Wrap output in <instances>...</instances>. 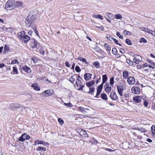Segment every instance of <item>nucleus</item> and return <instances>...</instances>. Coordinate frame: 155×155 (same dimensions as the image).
I'll return each instance as SVG.
<instances>
[{
    "label": "nucleus",
    "mask_w": 155,
    "mask_h": 155,
    "mask_svg": "<svg viewBox=\"0 0 155 155\" xmlns=\"http://www.w3.org/2000/svg\"><path fill=\"white\" fill-rule=\"evenodd\" d=\"M122 93V95L120 94V99L121 100V101L125 103H127L128 102V99L129 97V94L128 91H126L125 92L124 94Z\"/></svg>",
    "instance_id": "nucleus-1"
},
{
    "label": "nucleus",
    "mask_w": 155,
    "mask_h": 155,
    "mask_svg": "<svg viewBox=\"0 0 155 155\" xmlns=\"http://www.w3.org/2000/svg\"><path fill=\"white\" fill-rule=\"evenodd\" d=\"M33 21V18L31 15H29L26 18L25 20L26 26L28 27L31 26Z\"/></svg>",
    "instance_id": "nucleus-2"
},
{
    "label": "nucleus",
    "mask_w": 155,
    "mask_h": 155,
    "mask_svg": "<svg viewBox=\"0 0 155 155\" xmlns=\"http://www.w3.org/2000/svg\"><path fill=\"white\" fill-rule=\"evenodd\" d=\"M21 107L25 109V108L24 107H22L21 105L17 103H12L10 104L9 108L12 110H15L17 108H20Z\"/></svg>",
    "instance_id": "nucleus-3"
},
{
    "label": "nucleus",
    "mask_w": 155,
    "mask_h": 155,
    "mask_svg": "<svg viewBox=\"0 0 155 155\" xmlns=\"http://www.w3.org/2000/svg\"><path fill=\"white\" fill-rule=\"evenodd\" d=\"M15 2L12 0L8 1L5 7L8 9H12L15 7Z\"/></svg>",
    "instance_id": "nucleus-4"
},
{
    "label": "nucleus",
    "mask_w": 155,
    "mask_h": 155,
    "mask_svg": "<svg viewBox=\"0 0 155 155\" xmlns=\"http://www.w3.org/2000/svg\"><path fill=\"white\" fill-rule=\"evenodd\" d=\"M117 88L119 94L122 95V93H123L124 87L120 83L117 86Z\"/></svg>",
    "instance_id": "nucleus-5"
},
{
    "label": "nucleus",
    "mask_w": 155,
    "mask_h": 155,
    "mask_svg": "<svg viewBox=\"0 0 155 155\" xmlns=\"http://www.w3.org/2000/svg\"><path fill=\"white\" fill-rule=\"evenodd\" d=\"M134 54V59L135 60L134 62L136 64H138L139 62L142 61V58L140 56L138 55H135L134 53H132Z\"/></svg>",
    "instance_id": "nucleus-6"
},
{
    "label": "nucleus",
    "mask_w": 155,
    "mask_h": 155,
    "mask_svg": "<svg viewBox=\"0 0 155 155\" xmlns=\"http://www.w3.org/2000/svg\"><path fill=\"white\" fill-rule=\"evenodd\" d=\"M127 82L129 85L133 84L135 82V80L134 77L130 76L127 79Z\"/></svg>",
    "instance_id": "nucleus-7"
},
{
    "label": "nucleus",
    "mask_w": 155,
    "mask_h": 155,
    "mask_svg": "<svg viewBox=\"0 0 155 155\" xmlns=\"http://www.w3.org/2000/svg\"><path fill=\"white\" fill-rule=\"evenodd\" d=\"M35 145H36L37 144H42L44 145H49V144L47 142H45V141L43 140H36L34 142Z\"/></svg>",
    "instance_id": "nucleus-8"
},
{
    "label": "nucleus",
    "mask_w": 155,
    "mask_h": 155,
    "mask_svg": "<svg viewBox=\"0 0 155 155\" xmlns=\"http://www.w3.org/2000/svg\"><path fill=\"white\" fill-rule=\"evenodd\" d=\"M141 97L139 96H136L133 98L134 102L135 103H139L141 101Z\"/></svg>",
    "instance_id": "nucleus-9"
},
{
    "label": "nucleus",
    "mask_w": 155,
    "mask_h": 155,
    "mask_svg": "<svg viewBox=\"0 0 155 155\" xmlns=\"http://www.w3.org/2000/svg\"><path fill=\"white\" fill-rule=\"evenodd\" d=\"M131 91L133 93L136 94H139L140 93V89L137 87H132L131 88Z\"/></svg>",
    "instance_id": "nucleus-10"
},
{
    "label": "nucleus",
    "mask_w": 155,
    "mask_h": 155,
    "mask_svg": "<svg viewBox=\"0 0 155 155\" xmlns=\"http://www.w3.org/2000/svg\"><path fill=\"white\" fill-rule=\"evenodd\" d=\"M104 88L105 91L107 93L110 92L111 90V87L109 86L108 83H107L105 84Z\"/></svg>",
    "instance_id": "nucleus-11"
},
{
    "label": "nucleus",
    "mask_w": 155,
    "mask_h": 155,
    "mask_svg": "<svg viewBox=\"0 0 155 155\" xmlns=\"http://www.w3.org/2000/svg\"><path fill=\"white\" fill-rule=\"evenodd\" d=\"M78 109L79 110L81 111L84 114L85 113H87L88 111L89 110V109L85 108L82 107H78Z\"/></svg>",
    "instance_id": "nucleus-12"
},
{
    "label": "nucleus",
    "mask_w": 155,
    "mask_h": 155,
    "mask_svg": "<svg viewBox=\"0 0 155 155\" xmlns=\"http://www.w3.org/2000/svg\"><path fill=\"white\" fill-rule=\"evenodd\" d=\"M30 39V37L27 35H25L23 38L22 39V41L24 43H26Z\"/></svg>",
    "instance_id": "nucleus-13"
},
{
    "label": "nucleus",
    "mask_w": 155,
    "mask_h": 155,
    "mask_svg": "<svg viewBox=\"0 0 155 155\" xmlns=\"http://www.w3.org/2000/svg\"><path fill=\"white\" fill-rule=\"evenodd\" d=\"M32 87L36 91H39L40 90L39 87L37 83H33L32 85Z\"/></svg>",
    "instance_id": "nucleus-14"
},
{
    "label": "nucleus",
    "mask_w": 155,
    "mask_h": 155,
    "mask_svg": "<svg viewBox=\"0 0 155 155\" xmlns=\"http://www.w3.org/2000/svg\"><path fill=\"white\" fill-rule=\"evenodd\" d=\"M110 97L112 99L115 100L117 99L118 98L117 96V95L116 93L114 92L111 93L110 95Z\"/></svg>",
    "instance_id": "nucleus-15"
},
{
    "label": "nucleus",
    "mask_w": 155,
    "mask_h": 155,
    "mask_svg": "<svg viewBox=\"0 0 155 155\" xmlns=\"http://www.w3.org/2000/svg\"><path fill=\"white\" fill-rule=\"evenodd\" d=\"M103 87V84H101L97 87V95H99L102 91Z\"/></svg>",
    "instance_id": "nucleus-16"
},
{
    "label": "nucleus",
    "mask_w": 155,
    "mask_h": 155,
    "mask_svg": "<svg viewBox=\"0 0 155 155\" xmlns=\"http://www.w3.org/2000/svg\"><path fill=\"white\" fill-rule=\"evenodd\" d=\"M22 68L24 71L28 73H29L31 72V70L30 68L27 66L25 65L23 66Z\"/></svg>",
    "instance_id": "nucleus-17"
},
{
    "label": "nucleus",
    "mask_w": 155,
    "mask_h": 155,
    "mask_svg": "<svg viewBox=\"0 0 155 155\" xmlns=\"http://www.w3.org/2000/svg\"><path fill=\"white\" fill-rule=\"evenodd\" d=\"M129 76V72L127 71H124L123 73V77L124 79H127Z\"/></svg>",
    "instance_id": "nucleus-18"
},
{
    "label": "nucleus",
    "mask_w": 155,
    "mask_h": 155,
    "mask_svg": "<svg viewBox=\"0 0 155 155\" xmlns=\"http://www.w3.org/2000/svg\"><path fill=\"white\" fill-rule=\"evenodd\" d=\"M92 74L90 73H86L84 75V79L86 80H87L90 79L91 78Z\"/></svg>",
    "instance_id": "nucleus-19"
},
{
    "label": "nucleus",
    "mask_w": 155,
    "mask_h": 155,
    "mask_svg": "<svg viewBox=\"0 0 155 155\" xmlns=\"http://www.w3.org/2000/svg\"><path fill=\"white\" fill-rule=\"evenodd\" d=\"M25 35V32L24 31H22L18 34V38L21 40H22Z\"/></svg>",
    "instance_id": "nucleus-20"
},
{
    "label": "nucleus",
    "mask_w": 155,
    "mask_h": 155,
    "mask_svg": "<svg viewBox=\"0 0 155 155\" xmlns=\"http://www.w3.org/2000/svg\"><path fill=\"white\" fill-rule=\"evenodd\" d=\"M95 82V81H90L86 83V84L88 87L90 88L94 84Z\"/></svg>",
    "instance_id": "nucleus-21"
},
{
    "label": "nucleus",
    "mask_w": 155,
    "mask_h": 155,
    "mask_svg": "<svg viewBox=\"0 0 155 155\" xmlns=\"http://www.w3.org/2000/svg\"><path fill=\"white\" fill-rule=\"evenodd\" d=\"M108 79V78L106 74L103 75L102 76V82L101 84H103V86L104 83H105Z\"/></svg>",
    "instance_id": "nucleus-22"
},
{
    "label": "nucleus",
    "mask_w": 155,
    "mask_h": 155,
    "mask_svg": "<svg viewBox=\"0 0 155 155\" xmlns=\"http://www.w3.org/2000/svg\"><path fill=\"white\" fill-rule=\"evenodd\" d=\"M77 75L76 74H74L73 75L71 78H69V80L72 83H73L75 79L77 78Z\"/></svg>",
    "instance_id": "nucleus-23"
},
{
    "label": "nucleus",
    "mask_w": 155,
    "mask_h": 155,
    "mask_svg": "<svg viewBox=\"0 0 155 155\" xmlns=\"http://www.w3.org/2000/svg\"><path fill=\"white\" fill-rule=\"evenodd\" d=\"M44 92L45 94H46L48 96H51L53 94V91L50 90H46Z\"/></svg>",
    "instance_id": "nucleus-24"
},
{
    "label": "nucleus",
    "mask_w": 155,
    "mask_h": 155,
    "mask_svg": "<svg viewBox=\"0 0 155 155\" xmlns=\"http://www.w3.org/2000/svg\"><path fill=\"white\" fill-rule=\"evenodd\" d=\"M95 91V88L94 87L89 88V91L88 92L89 94L93 95Z\"/></svg>",
    "instance_id": "nucleus-25"
},
{
    "label": "nucleus",
    "mask_w": 155,
    "mask_h": 155,
    "mask_svg": "<svg viewBox=\"0 0 155 155\" xmlns=\"http://www.w3.org/2000/svg\"><path fill=\"white\" fill-rule=\"evenodd\" d=\"M25 133L23 134L21 137H19L18 140L21 142H23L25 140Z\"/></svg>",
    "instance_id": "nucleus-26"
},
{
    "label": "nucleus",
    "mask_w": 155,
    "mask_h": 155,
    "mask_svg": "<svg viewBox=\"0 0 155 155\" xmlns=\"http://www.w3.org/2000/svg\"><path fill=\"white\" fill-rule=\"evenodd\" d=\"M104 48L107 51H110L111 50V48L110 46H109L108 44L105 43L104 44Z\"/></svg>",
    "instance_id": "nucleus-27"
},
{
    "label": "nucleus",
    "mask_w": 155,
    "mask_h": 155,
    "mask_svg": "<svg viewBox=\"0 0 155 155\" xmlns=\"http://www.w3.org/2000/svg\"><path fill=\"white\" fill-rule=\"evenodd\" d=\"M78 59L82 61L83 63H85L86 64H87V63L85 58H84L81 57H79L78 58Z\"/></svg>",
    "instance_id": "nucleus-28"
},
{
    "label": "nucleus",
    "mask_w": 155,
    "mask_h": 155,
    "mask_svg": "<svg viewBox=\"0 0 155 155\" xmlns=\"http://www.w3.org/2000/svg\"><path fill=\"white\" fill-rule=\"evenodd\" d=\"M81 80L78 79V78H77L76 81V84L77 87H79V86L81 85Z\"/></svg>",
    "instance_id": "nucleus-29"
},
{
    "label": "nucleus",
    "mask_w": 155,
    "mask_h": 155,
    "mask_svg": "<svg viewBox=\"0 0 155 155\" xmlns=\"http://www.w3.org/2000/svg\"><path fill=\"white\" fill-rule=\"evenodd\" d=\"M94 18H99L101 19H103V17L100 15H93L92 16Z\"/></svg>",
    "instance_id": "nucleus-30"
},
{
    "label": "nucleus",
    "mask_w": 155,
    "mask_h": 155,
    "mask_svg": "<svg viewBox=\"0 0 155 155\" xmlns=\"http://www.w3.org/2000/svg\"><path fill=\"white\" fill-rule=\"evenodd\" d=\"M115 18L117 19H121L122 18V16L120 14H117L114 15Z\"/></svg>",
    "instance_id": "nucleus-31"
},
{
    "label": "nucleus",
    "mask_w": 155,
    "mask_h": 155,
    "mask_svg": "<svg viewBox=\"0 0 155 155\" xmlns=\"http://www.w3.org/2000/svg\"><path fill=\"white\" fill-rule=\"evenodd\" d=\"M13 74H17L18 73V70L16 67L15 66L13 67Z\"/></svg>",
    "instance_id": "nucleus-32"
},
{
    "label": "nucleus",
    "mask_w": 155,
    "mask_h": 155,
    "mask_svg": "<svg viewBox=\"0 0 155 155\" xmlns=\"http://www.w3.org/2000/svg\"><path fill=\"white\" fill-rule=\"evenodd\" d=\"M37 151H45L46 148L44 147H38L36 149Z\"/></svg>",
    "instance_id": "nucleus-33"
},
{
    "label": "nucleus",
    "mask_w": 155,
    "mask_h": 155,
    "mask_svg": "<svg viewBox=\"0 0 155 155\" xmlns=\"http://www.w3.org/2000/svg\"><path fill=\"white\" fill-rule=\"evenodd\" d=\"M114 77H111L110 80V85L112 86V87H113L114 86Z\"/></svg>",
    "instance_id": "nucleus-34"
},
{
    "label": "nucleus",
    "mask_w": 155,
    "mask_h": 155,
    "mask_svg": "<svg viewBox=\"0 0 155 155\" xmlns=\"http://www.w3.org/2000/svg\"><path fill=\"white\" fill-rule=\"evenodd\" d=\"M93 65L96 68H100V64L98 61H95L93 62Z\"/></svg>",
    "instance_id": "nucleus-35"
},
{
    "label": "nucleus",
    "mask_w": 155,
    "mask_h": 155,
    "mask_svg": "<svg viewBox=\"0 0 155 155\" xmlns=\"http://www.w3.org/2000/svg\"><path fill=\"white\" fill-rule=\"evenodd\" d=\"M101 98L104 100H107V96L106 94L104 93L101 94Z\"/></svg>",
    "instance_id": "nucleus-36"
},
{
    "label": "nucleus",
    "mask_w": 155,
    "mask_h": 155,
    "mask_svg": "<svg viewBox=\"0 0 155 155\" xmlns=\"http://www.w3.org/2000/svg\"><path fill=\"white\" fill-rule=\"evenodd\" d=\"M81 133H83V136L85 137H88V134H87L86 132L83 130L82 129L81 130Z\"/></svg>",
    "instance_id": "nucleus-37"
},
{
    "label": "nucleus",
    "mask_w": 155,
    "mask_h": 155,
    "mask_svg": "<svg viewBox=\"0 0 155 155\" xmlns=\"http://www.w3.org/2000/svg\"><path fill=\"white\" fill-rule=\"evenodd\" d=\"M112 148L113 149V150L110 149L108 148H106L105 149V150L106 151H110V152H114V151H115L116 150H117L116 147H115L114 148Z\"/></svg>",
    "instance_id": "nucleus-38"
},
{
    "label": "nucleus",
    "mask_w": 155,
    "mask_h": 155,
    "mask_svg": "<svg viewBox=\"0 0 155 155\" xmlns=\"http://www.w3.org/2000/svg\"><path fill=\"white\" fill-rule=\"evenodd\" d=\"M90 142L93 144H96L97 142V141L94 138H92Z\"/></svg>",
    "instance_id": "nucleus-39"
},
{
    "label": "nucleus",
    "mask_w": 155,
    "mask_h": 155,
    "mask_svg": "<svg viewBox=\"0 0 155 155\" xmlns=\"http://www.w3.org/2000/svg\"><path fill=\"white\" fill-rule=\"evenodd\" d=\"M151 133L153 134H155V126L153 125L151 127Z\"/></svg>",
    "instance_id": "nucleus-40"
},
{
    "label": "nucleus",
    "mask_w": 155,
    "mask_h": 155,
    "mask_svg": "<svg viewBox=\"0 0 155 155\" xmlns=\"http://www.w3.org/2000/svg\"><path fill=\"white\" fill-rule=\"evenodd\" d=\"M125 42L127 44L129 45H132L131 41L129 39H127L125 40Z\"/></svg>",
    "instance_id": "nucleus-41"
},
{
    "label": "nucleus",
    "mask_w": 155,
    "mask_h": 155,
    "mask_svg": "<svg viewBox=\"0 0 155 155\" xmlns=\"http://www.w3.org/2000/svg\"><path fill=\"white\" fill-rule=\"evenodd\" d=\"M147 42V40L144 38H142L140 39V43H146Z\"/></svg>",
    "instance_id": "nucleus-42"
},
{
    "label": "nucleus",
    "mask_w": 155,
    "mask_h": 155,
    "mask_svg": "<svg viewBox=\"0 0 155 155\" xmlns=\"http://www.w3.org/2000/svg\"><path fill=\"white\" fill-rule=\"evenodd\" d=\"M126 62L130 65H133V62L132 61H130L129 59H127L126 60Z\"/></svg>",
    "instance_id": "nucleus-43"
},
{
    "label": "nucleus",
    "mask_w": 155,
    "mask_h": 155,
    "mask_svg": "<svg viewBox=\"0 0 155 155\" xmlns=\"http://www.w3.org/2000/svg\"><path fill=\"white\" fill-rule=\"evenodd\" d=\"M33 29L36 35L38 37H39V35L38 33V31L37 30L36 28V26H35Z\"/></svg>",
    "instance_id": "nucleus-44"
},
{
    "label": "nucleus",
    "mask_w": 155,
    "mask_h": 155,
    "mask_svg": "<svg viewBox=\"0 0 155 155\" xmlns=\"http://www.w3.org/2000/svg\"><path fill=\"white\" fill-rule=\"evenodd\" d=\"M31 45L33 48L37 47V42L35 41L34 42L31 44Z\"/></svg>",
    "instance_id": "nucleus-45"
},
{
    "label": "nucleus",
    "mask_w": 155,
    "mask_h": 155,
    "mask_svg": "<svg viewBox=\"0 0 155 155\" xmlns=\"http://www.w3.org/2000/svg\"><path fill=\"white\" fill-rule=\"evenodd\" d=\"M19 63V62L17 60V59H14V60H12V61L11 64H18Z\"/></svg>",
    "instance_id": "nucleus-46"
},
{
    "label": "nucleus",
    "mask_w": 155,
    "mask_h": 155,
    "mask_svg": "<svg viewBox=\"0 0 155 155\" xmlns=\"http://www.w3.org/2000/svg\"><path fill=\"white\" fill-rule=\"evenodd\" d=\"M112 52L114 54H116L117 52V49L116 48H113L112 49Z\"/></svg>",
    "instance_id": "nucleus-47"
},
{
    "label": "nucleus",
    "mask_w": 155,
    "mask_h": 155,
    "mask_svg": "<svg viewBox=\"0 0 155 155\" xmlns=\"http://www.w3.org/2000/svg\"><path fill=\"white\" fill-rule=\"evenodd\" d=\"M9 50V48L8 46L5 45L4 47V52H5V51H8Z\"/></svg>",
    "instance_id": "nucleus-48"
},
{
    "label": "nucleus",
    "mask_w": 155,
    "mask_h": 155,
    "mask_svg": "<svg viewBox=\"0 0 155 155\" xmlns=\"http://www.w3.org/2000/svg\"><path fill=\"white\" fill-rule=\"evenodd\" d=\"M58 121L61 125L63 124L64 123L63 120L60 118L58 119Z\"/></svg>",
    "instance_id": "nucleus-49"
},
{
    "label": "nucleus",
    "mask_w": 155,
    "mask_h": 155,
    "mask_svg": "<svg viewBox=\"0 0 155 155\" xmlns=\"http://www.w3.org/2000/svg\"><path fill=\"white\" fill-rule=\"evenodd\" d=\"M124 33L125 35H129L131 34V33L130 31L125 30L124 31Z\"/></svg>",
    "instance_id": "nucleus-50"
},
{
    "label": "nucleus",
    "mask_w": 155,
    "mask_h": 155,
    "mask_svg": "<svg viewBox=\"0 0 155 155\" xmlns=\"http://www.w3.org/2000/svg\"><path fill=\"white\" fill-rule=\"evenodd\" d=\"M84 85H80L79 87H77V89L78 90H83V88L84 87Z\"/></svg>",
    "instance_id": "nucleus-51"
},
{
    "label": "nucleus",
    "mask_w": 155,
    "mask_h": 155,
    "mask_svg": "<svg viewBox=\"0 0 155 155\" xmlns=\"http://www.w3.org/2000/svg\"><path fill=\"white\" fill-rule=\"evenodd\" d=\"M116 35L118 37L122 39L123 38V36L121 35L120 33L118 32H117L116 33Z\"/></svg>",
    "instance_id": "nucleus-52"
},
{
    "label": "nucleus",
    "mask_w": 155,
    "mask_h": 155,
    "mask_svg": "<svg viewBox=\"0 0 155 155\" xmlns=\"http://www.w3.org/2000/svg\"><path fill=\"white\" fill-rule=\"evenodd\" d=\"M138 130L141 132H146L147 131L146 130L143 128H141L140 129H139Z\"/></svg>",
    "instance_id": "nucleus-53"
},
{
    "label": "nucleus",
    "mask_w": 155,
    "mask_h": 155,
    "mask_svg": "<svg viewBox=\"0 0 155 155\" xmlns=\"http://www.w3.org/2000/svg\"><path fill=\"white\" fill-rule=\"evenodd\" d=\"M39 52L40 54H42L43 55H44L45 54V51L42 48L40 49H39Z\"/></svg>",
    "instance_id": "nucleus-54"
},
{
    "label": "nucleus",
    "mask_w": 155,
    "mask_h": 155,
    "mask_svg": "<svg viewBox=\"0 0 155 155\" xmlns=\"http://www.w3.org/2000/svg\"><path fill=\"white\" fill-rule=\"evenodd\" d=\"M64 105L67 106L68 107H71L72 106V104L70 103H64Z\"/></svg>",
    "instance_id": "nucleus-55"
},
{
    "label": "nucleus",
    "mask_w": 155,
    "mask_h": 155,
    "mask_svg": "<svg viewBox=\"0 0 155 155\" xmlns=\"http://www.w3.org/2000/svg\"><path fill=\"white\" fill-rule=\"evenodd\" d=\"M75 70L77 72H80L81 71L79 67L78 66H76L75 68Z\"/></svg>",
    "instance_id": "nucleus-56"
},
{
    "label": "nucleus",
    "mask_w": 155,
    "mask_h": 155,
    "mask_svg": "<svg viewBox=\"0 0 155 155\" xmlns=\"http://www.w3.org/2000/svg\"><path fill=\"white\" fill-rule=\"evenodd\" d=\"M25 139L27 140H29L30 138V137L29 135H28L27 134L25 133Z\"/></svg>",
    "instance_id": "nucleus-57"
},
{
    "label": "nucleus",
    "mask_w": 155,
    "mask_h": 155,
    "mask_svg": "<svg viewBox=\"0 0 155 155\" xmlns=\"http://www.w3.org/2000/svg\"><path fill=\"white\" fill-rule=\"evenodd\" d=\"M149 104V102L145 100L143 101V104L145 107H147V105Z\"/></svg>",
    "instance_id": "nucleus-58"
},
{
    "label": "nucleus",
    "mask_w": 155,
    "mask_h": 155,
    "mask_svg": "<svg viewBox=\"0 0 155 155\" xmlns=\"http://www.w3.org/2000/svg\"><path fill=\"white\" fill-rule=\"evenodd\" d=\"M111 39L116 44H118V41L116 39L111 38Z\"/></svg>",
    "instance_id": "nucleus-59"
},
{
    "label": "nucleus",
    "mask_w": 155,
    "mask_h": 155,
    "mask_svg": "<svg viewBox=\"0 0 155 155\" xmlns=\"http://www.w3.org/2000/svg\"><path fill=\"white\" fill-rule=\"evenodd\" d=\"M151 108L155 111V103L152 104L151 105Z\"/></svg>",
    "instance_id": "nucleus-60"
},
{
    "label": "nucleus",
    "mask_w": 155,
    "mask_h": 155,
    "mask_svg": "<svg viewBox=\"0 0 155 155\" xmlns=\"http://www.w3.org/2000/svg\"><path fill=\"white\" fill-rule=\"evenodd\" d=\"M145 31L150 34L151 32H152V30H151L149 29L146 28Z\"/></svg>",
    "instance_id": "nucleus-61"
},
{
    "label": "nucleus",
    "mask_w": 155,
    "mask_h": 155,
    "mask_svg": "<svg viewBox=\"0 0 155 155\" xmlns=\"http://www.w3.org/2000/svg\"><path fill=\"white\" fill-rule=\"evenodd\" d=\"M147 61L149 63H150V64H153L154 65H155V63H154L153 62V61H151L150 60V59H147Z\"/></svg>",
    "instance_id": "nucleus-62"
},
{
    "label": "nucleus",
    "mask_w": 155,
    "mask_h": 155,
    "mask_svg": "<svg viewBox=\"0 0 155 155\" xmlns=\"http://www.w3.org/2000/svg\"><path fill=\"white\" fill-rule=\"evenodd\" d=\"M16 5H18L19 6H21L22 5V3L20 2H16Z\"/></svg>",
    "instance_id": "nucleus-63"
},
{
    "label": "nucleus",
    "mask_w": 155,
    "mask_h": 155,
    "mask_svg": "<svg viewBox=\"0 0 155 155\" xmlns=\"http://www.w3.org/2000/svg\"><path fill=\"white\" fill-rule=\"evenodd\" d=\"M65 64L67 67H69L71 66V65L70 64L69 62L68 61H67L65 62Z\"/></svg>",
    "instance_id": "nucleus-64"
}]
</instances>
